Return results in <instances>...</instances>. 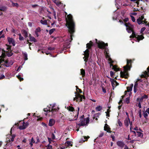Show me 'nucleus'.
<instances>
[{
	"instance_id": "1",
	"label": "nucleus",
	"mask_w": 149,
	"mask_h": 149,
	"mask_svg": "<svg viewBox=\"0 0 149 149\" xmlns=\"http://www.w3.org/2000/svg\"><path fill=\"white\" fill-rule=\"evenodd\" d=\"M67 19H66V26L68 29L70 35L68 36V38H69L71 40H72V34L75 31V24L72 19V16L69 14L67 16Z\"/></svg>"
},
{
	"instance_id": "2",
	"label": "nucleus",
	"mask_w": 149,
	"mask_h": 149,
	"mask_svg": "<svg viewBox=\"0 0 149 149\" xmlns=\"http://www.w3.org/2000/svg\"><path fill=\"white\" fill-rule=\"evenodd\" d=\"M126 27V30L129 33L132 32V35L130 36V38H133L136 41L139 42L140 40L144 39V37L142 35H136L135 33L133 31L134 26L130 23H126L125 24Z\"/></svg>"
},
{
	"instance_id": "3",
	"label": "nucleus",
	"mask_w": 149,
	"mask_h": 149,
	"mask_svg": "<svg viewBox=\"0 0 149 149\" xmlns=\"http://www.w3.org/2000/svg\"><path fill=\"white\" fill-rule=\"evenodd\" d=\"M55 104L49 105L47 106L46 108L44 109V111L45 112V113L46 116H54L57 113L59 109L57 107H55Z\"/></svg>"
},
{
	"instance_id": "4",
	"label": "nucleus",
	"mask_w": 149,
	"mask_h": 149,
	"mask_svg": "<svg viewBox=\"0 0 149 149\" xmlns=\"http://www.w3.org/2000/svg\"><path fill=\"white\" fill-rule=\"evenodd\" d=\"M131 60L127 59V64L124 67V72L121 71L120 72V76L122 77L125 78H127L128 77V74L127 72V71L130 70L131 68V66L129 64H131Z\"/></svg>"
},
{
	"instance_id": "5",
	"label": "nucleus",
	"mask_w": 149,
	"mask_h": 149,
	"mask_svg": "<svg viewBox=\"0 0 149 149\" xmlns=\"http://www.w3.org/2000/svg\"><path fill=\"white\" fill-rule=\"evenodd\" d=\"M92 42L91 41L89 43H88L86 45V47L88 48V49H86L85 51L84 52V56L83 58L84 59V61L86 62L87 61L89 56L88 49L91 48V46L92 45Z\"/></svg>"
},
{
	"instance_id": "6",
	"label": "nucleus",
	"mask_w": 149,
	"mask_h": 149,
	"mask_svg": "<svg viewBox=\"0 0 149 149\" xmlns=\"http://www.w3.org/2000/svg\"><path fill=\"white\" fill-rule=\"evenodd\" d=\"M84 116L83 115L81 117L79 123L78 124V125L80 126L87 125L89 122V119L88 118L85 119Z\"/></svg>"
},
{
	"instance_id": "7",
	"label": "nucleus",
	"mask_w": 149,
	"mask_h": 149,
	"mask_svg": "<svg viewBox=\"0 0 149 149\" xmlns=\"http://www.w3.org/2000/svg\"><path fill=\"white\" fill-rule=\"evenodd\" d=\"M96 43L97 44L98 47L100 49H106V47L108 46L107 44H105L103 42L99 41L97 42V40L95 39Z\"/></svg>"
},
{
	"instance_id": "8",
	"label": "nucleus",
	"mask_w": 149,
	"mask_h": 149,
	"mask_svg": "<svg viewBox=\"0 0 149 149\" xmlns=\"http://www.w3.org/2000/svg\"><path fill=\"white\" fill-rule=\"evenodd\" d=\"M137 22L139 24H140L142 23L146 24L147 22L146 21V19L144 18V17L143 16H141V17L138 18L137 20Z\"/></svg>"
},
{
	"instance_id": "9",
	"label": "nucleus",
	"mask_w": 149,
	"mask_h": 149,
	"mask_svg": "<svg viewBox=\"0 0 149 149\" xmlns=\"http://www.w3.org/2000/svg\"><path fill=\"white\" fill-rule=\"evenodd\" d=\"M75 97L74 98V101L75 100L77 101H79L81 102L82 101V98L84 99L85 97L82 95H80L79 93L75 95Z\"/></svg>"
},
{
	"instance_id": "10",
	"label": "nucleus",
	"mask_w": 149,
	"mask_h": 149,
	"mask_svg": "<svg viewBox=\"0 0 149 149\" xmlns=\"http://www.w3.org/2000/svg\"><path fill=\"white\" fill-rule=\"evenodd\" d=\"M13 62L12 60L7 59L4 61V65L6 67H9L13 64Z\"/></svg>"
},
{
	"instance_id": "11",
	"label": "nucleus",
	"mask_w": 149,
	"mask_h": 149,
	"mask_svg": "<svg viewBox=\"0 0 149 149\" xmlns=\"http://www.w3.org/2000/svg\"><path fill=\"white\" fill-rule=\"evenodd\" d=\"M72 40L71 39H70L69 38H68L67 40L66 41L65 44H64V48H65V49H66V48H70V42H71Z\"/></svg>"
},
{
	"instance_id": "12",
	"label": "nucleus",
	"mask_w": 149,
	"mask_h": 149,
	"mask_svg": "<svg viewBox=\"0 0 149 149\" xmlns=\"http://www.w3.org/2000/svg\"><path fill=\"white\" fill-rule=\"evenodd\" d=\"M8 41L9 45L15 46V43L14 40L12 38L8 37L7 38Z\"/></svg>"
},
{
	"instance_id": "13",
	"label": "nucleus",
	"mask_w": 149,
	"mask_h": 149,
	"mask_svg": "<svg viewBox=\"0 0 149 149\" xmlns=\"http://www.w3.org/2000/svg\"><path fill=\"white\" fill-rule=\"evenodd\" d=\"M29 124L28 123L26 122L24 123L23 122V125L22 126H20L19 127V128L20 130H24L28 126Z\"/></svg>"
},
{
	"instance_id": "14",
	"label": "nucleus",
	"mask_w": 149,
	"mask_h": 149,
	"mask_svg": "<svg viewBox=\"0 0 149 149\" xmlns=\"http://www.w3.org/2000/svg\"><path fill=\"white\" fill-rule=\"evenodd\" d=\"M147 71H145L143 74H141V77L142 78L146 77L149 75V66L147 68Z\"/></svg>"
},
{
	"instance_id": "15",
	"label": "nucleus",
	"mask_w": 149,
	"mask_h": 149,
	"mask_svg": "<svg viewBox=\"0 0 149 149\" xmlns=\"http://www.w3.org/2000/svg\"><path fill=\"white\" fill-rule=\"evenodd\" d=\"M111 129L107 124L106 123L104 127V130L107 131L108 132L111 133V131L110 130Z\"/></svg>"
},
{
	"instance_id": "16",
	"label": "nucleus",
	"mask_w": 149,
	"mask_h": 149,
	"mask_svg": "<svg viewBox=\"0 0 149 149\" xmlns=\"http://www.w3.org/2000/svg\"><path fill=\"white\" fill-rule=\"evenodd\" d=\"M148 98V96L146 95H144L141 97L138 98L137 99V100L138 101V102H142L143 99H147Z\"/></svg>"
},
{
	"instance_id": "17",
	"label": "nucleus",
	"mask_w": 149,
	"mask_h": 149,
	"mask_svg": "<svg viewBox=\"0 0 149 149\" xmlns=\"http://www.w3.org/2000/svg\"><path fill=\"white\" fill-rule=\"evenodd\" d=\"M5 56V53L2 52L1 55L0 56V64L4 61V58Z\"/></svg>"
},
{
	"instance_id": "18",
	"label": "nucleus",
	"mask_w": 149,
	"mask_h": 149,
	"mask_svg": "<svg viewBox=\"0 0 149 149\" xmlns=\"http://www.w3.org/2000/svg\"><path fill=\"white\" fill-rule=\"evenodd\" d=\"M117 144L119 147L123 148L125 144L122 141H118L117 142Z\"/></svg>"
},
{
	"instance_id": "19",
	"label": "nucleus",
	"mask_w": 149,
	"mask_h": 149,
	"mask_svg": "<svg viewBox=\"0 0 149 149\" xmlns=\"http://www.w3.org/2000/svg\"><path fill=\"white\" fill-rule=\"evenodd\" d=\"M111 82L112 85L113 89L116 86L118 85V84L113 79H111Z\"/></svg>"
},
{
	"instance_id": "20",
	"label": "nucleus",
	"mask_w": 149,
	"mask_h": 149,
	"mask_svg": "<svg viewBox=\"0 0 149 149\" xmlns=\"http://www.w3.org/2000/svg\"><path fill=\"white\" fill-rule=\"evenodd\" d=\"M41 31V29L40 27H38L36 28L35 31V33L37 37L39 36V33Z\"/></svg>"
},
{
	"instance_id": "21",
	"label": "nucleus",
	"mask_w": 149,
	"mask_h": 149,
	"mask_svg": "<svg viewBox=\"0 0 149 149\" xmlns=\"http://www.w3.org/2000/svg\"><path fill=\"white\" fill-rule=\"evenodd\" d=\"M51 10V11H49L48 10H47L48 12L49 13V14L51 13V12H53L54 13V18L55 19H56V13L54 11V9L52 8V7L50 8Z\"/></svg>"
},
{
	"instance_id": "22",
	"label": "nucleus",
	"mask_w": 149,
	"mask_h": 149,
	"mask_svg": "<svg viewBox=\"0 0 149 149\" xmlns=\"http://www.w3.org/2000/svg\"><path fill=\"white\" fill-rule=\"evenodd\" d=\"M47 20L45 19L44 17H42V19L40 20V23L43 25H47Z\"/></svg>"
},
{
	"instance_id": "23",
	"label": "nucleus",
	"mask_w": 149,
	"mask_h": 149,
	"mask_svg": "<svg viewBox=\"0 0 149 149\" xmlns=\"http://www.w3.org/2000/svg\"><path fill=\"white\" fill-rule=\"evenodd\" d=\"M149 115V108L147 109L143 113V116L145 118H147Z\"/></svg>"
},
{
	"instance_id": "24",
	"label": "nucleus",
	"mask_w": 149,
	"mask_h": 149,
	"mask_svg": "<svg viewBox=\"0 0 149 149\" xmlns=\"http://www.w3.org/2000/svg\"><path fill=\"white\" fill-rule=\"evenodd\" d=\"M55 123V120L53 119H50L49 122V125L50 126H52Z\"/></svg>"
},
{
	"instance_id": "25",
	"label": "nucleus",
	"mask_w": 149,
	"mask_h": 149,
	"mask_svg": "<svg viewBox=\"0 0 149 149\" xmlns=\"http://www.w3.org/2000/svg\"><path fill=\"white\" fill-rule=\"evenodd\" d=\"M29 144L31 147H32L33 145V143L35 142V141L34 140L33 138L32 137L31 139L29 140Z\"/></svg>"
},
{
	"instance_id": "26",
	"label": "nucleus",
	"mask_w": 149,
	"mask_h": 149,
	"mask_svg": "<svg viewBox=\"0 0 149 149\" xmlns=\"http://www.w3.org/2000/svg\"><path fill=\"white\" fill-rule=\"evenodd\" d=\"M130 122V119L129 117L128 118H126V119L125 120L124 123L126 127H128L129 125V123Z\"/></svg>"
},
{
	"instance_id": "27",
	"label": "nucleus",
	"mask_w": 149,
	"mask_h": 149,
	"mask_svg": "<svg viewBox=\"0 0 149 149\" xmlns=\"http://www.w3.org/2000/svg\"><path fill=\"white\" fill-rule=\"evenodd\" d=\"M9 6L10 7H17L18 6V4L17 3H14L13 2H12L11 4H10L9 5Z\"/></svg>"
},
{
	"instance_id": "28",
	"label": "nucleus",
	"mask_w": 149,
	"mask_h": 149,
	"mask_svg": "<svg viewBox=\"0 0 149 149\" xmlns=\"http://www.w3.org/2000/svg\"><path fill=\"white\" fill-rule=\"evenodd\" d=\"M133 86V84H132L130 86L127 87V91L129 92H131L132 90Z\"/></svg>"
},
{
	"instance_id": "29",
	"label": "nucleus",
	"mask_w": 149,
	"mask_h": 149,
	"mask_svg": "<svg viewBox=\"0 0 149 149\" xmlns=\"http://www.w3.org/2000/svg\"><path fill=\"white\" fill-rule=\"evenodd\" d=\"M65 144L66 147H68L70 146H72V144L71 143V142L69 141H67L65 143Z\"/></svg>"
},
{
	"instance_id": "30",
	"label": "nucleus",
	"mask_w": 149,
	"mask_h": 149,
	"mask_svg": "<svg viewBox=\"0 0 149 149\" xmlns=\"http://www.w3.org/2000/svg\"><path fill=\"white\" fill-rule=\"evenodd\" d=\"M102 109V106H99L95 108V109L97 111H100Z\"/></svg>"
},
{
	"instance_id": "31",
	"label": "nucleus",
	"mask_w": 149,
	"mask_h": 149,
	"mask_svg": "<svg viewBox=\"0 0 149 149\" xmlns=\"http://www.w3.org/2000/svg\"><path fill=\"white\" fill-rule=\"evenodd\" d=\"M22 54L23 55L24 57V59L25 60H27L28 59L27 58V53L26 52H23Z\"/></svg>"
},
{
	"instance_id": "32",
	"label": "nucleus",
	"mask_w": 149,
	"mask_h": 149,
	"mask_svg": "<svg viewBox=\"0 0 149 149\" xmlns=\"http://www.w3.org/2000/svg\"><path fill=\"white\" fill-rule=\"evenodd\" d=\"M130 1L135 2V4H134V5H136L137 6H138V5L139 4V1L138 0H130Z\"/></svg>"
},
{
	"instance_id": "33",
	"label": "nucleus",
	"mask_w": 149,
	"mask_h": 149,
	"mask_svg": "<svg viewBox=\"0 0 149 149\" xmlns=\"http://www.w3.org/2000/svg\"><path fill=\"white\" fill-rule=\"evenodd\" d=\"M30 41H33L34 42H36V40L35 39V38L30 36L29 37Z\"/></svg>"
},
{
	"instance_id": "34",
	"label": "nucleus",
	"mask_w": 149,
	"mask_h": 149,
	"mask_svg": "<svg viewBox=\"0 0 149 149\" xmlns=\"http://www.w3.org/2000/svg\"><path fill=\"white\" fill-rule=\"evenodd\" d=\"M81 74L83 77H84L85 75V71L83 69H81Z\"/></svg>"
},
{
	"instance_id": "35",
	"label": "nucleus",
	"mask_w": 149,
	"mask_h": 149,
	"mask_svg": "<svg viewBox=\"0 0 149 149\" xmlns=\"http://www.w3.org/2000/svg\"><path fill=\"white\" fill-rule=\"evenodd\" d=\"M67 109L70 111H73L74 110V108L73 107L69 106V107H68Z\"/></svg>"
},
{
	"instance_id": "36",
	"label": "nucleus",
	"mask_w": 149,
	"mask_h": 149,
	"mask_svg": "<svg viewBox=\"0 0 149 149\" xmlns=\"http://www.w3.org/2000/svg\"><path fill=\"white\" fill-rule=\"evenodd\" d=\"M7 55L8 56H11L13 54V53L11 52V51H10L9 52H7Z\"/></svg>"
},
{
	"instance_id": "37",
	"label": "nucleus",
	"mask_w": 149,
	"mask_h": 149,
	"mask_svg": "<svg viewBox=\"0 0 149 149\" xmlns=\"http://www.w3.org/2000/svg\"><path fill=\"white\" fill-rule=\"evenodd\" d=\"M7 48H6V49H7V51H6V52H9L10 51H11V46H9V45H7Z\"/></svg>"
},
{
	"instance_id": "38",
	"label": "nucleus",
	"mask_w": 149,
	"mask_h": 149,
	"mask_svg": "<svg viewBox=\"0 0 149 149\" xmlns=\"http://www.w3.org/2000/svg\"><path fill=\"white\" fill-rule=\"evenodd\" d=\"M106 57L107 58H108L109 61L110 62V63H112L113 61L109 57V56L108 54L106 55Z\"/></svg>"
},
{
	"instance_id": "39",
	"label": "nucleus",
	"mask_w": 149,
	"mask_h": 149,
	"mask_svg": "<svg viewBox=\"0 0 149 149\" xmlns=\"http://www.w3.org/2000/svg\"><path fill=\"white\" fill-rule=\"evenodd\" d=\"M55 29H50L49 31V33L50 35L52 34L53 32L55 31Z\"/></svg>"
},
{
	"instance_id": "40",
	"label": "nucleus",
	"mask_w": 149,
	"mask_h": 149,
	"mask_svg": "<svg viewBox=\"0 0 149 149\" xmlns=\"http://www.w3.org/2000/svg\"><path fill=\"white\" fill-rule=\"evenodd\" d=\"M113 68L116 71H117L119 70V69L117 68L115 65L113 66Z\"/></svg>"
},
{
	"instance_id": "41",
	"label": "nucleus",
	"mask_w": 149,
	"mask_h": 149,
	"mask_svg": "<svg viewBox=\"0 0 149 149\" xmlns=\"http://www.w3.org/2000/svg\"><path fill=\"white\" fill-rule=\"evenodd\" d=\"M18 35L19 36V40H23L24 39V38H23V37L22 36L21 34L20 33V34H19Z\"/></svg>"
},
{
	"instance_id": "42",
	"label": "nucleus",
	"mask_w": 149,
	"mask_h": 149,
	"mask_svg": "<svg viewBox=\"0 0 149 149\" xmlns=\"http://www.w3.org/2000/svg\"><path fill=\"white\" fill-rule=\"evenodd\" d=\"M15 136V135L14 134H13L11 136V141H14V139Z\"/></svg>"
},
{
	"instance_id": "43",
	"label": "nucleus",
	"mask_w": 149,
	"mask_h": 149,
	"mask_svg": "<svg viewBox=\"0 0 149 149\" xmlns=\"http://www.w3.org/2000/svg\"><path fill=\"white\" fill-rule=\"evenodd\" d=\"M146 29V28L145 27H142L141 30V31H140L141 33H143V32Z\"/></svg>"
},
{
	"instance_id": "44",
	"label": "nucleus",
	"mask_w": 149,
	"mask_h": 149,
	"mask_svg": "<svg viewBox=\"0 0 149 149\" xmlns=\"http://www.w3.org/2000/svg\"><path fill=\"white\" fill-rule=\"evenodd\" d=\"M122 100H120L119 102V106L118 107L119 109H120V107L121 106V105L122 104L121 103H122Z\"/></svg>"
},
{
	"instance_id": "45",
	"label": "nucleus",
	"mask_w": 149,
	"mask_h": 149,
	"mask_svg": "<svg viewBox=\"0 0 149 149\" xmlns=\"http://www.w3.org/2000/svg\"><path fill=\"white\" fill-rule=\"evenodd\" d=\"M125 102L127 104H128L130 103V98L129 97H127L126 98Z\"/></svg>"
},
{
	"instance_id": "46",
	"label": "nucleus",
	"mask_w": 149,
	"mask_h": 149,
	"mask_svg": "<svg viewBox=\"0 0 149 149\" xmlns=\"http://www.w3.org/2000/svg\"><path fill=\"white\" fill-rule=\"evenodd\" d=\"M118 124L119 125L120 127H121V126H122V123L120 121V120H118Z\"/></svg>"
},
{
	"instance_id": "47",
	"label": "nucleus",
	"mask_w": 149,
	"mask_h": 149,
	"mask_svg": "<svg viewBox=\"0 0 149 149\" xmlns=\"http://www.w3.org/2000/svg\"><path fill=\"white\" fill-rule=\"evenodd\" d=\"M17 78L20 80V81L23 80V78H21L20 75H18L17 76Z\"/></svg>"
},
{
	"instance_id": "48",
	"label": "nucleus",
	"mask_w": 149,
	"mask_h": 149,
	"mask_svg": "<svg viewBox=\"0 0 149 149\" xmlns=\"http://www.w3.org/2000/svg\"><path fill=\"white\" fill-rule=\"evenodd\" d=\"M104 135V133L102 132H101L100 134L97 137V138L99 137H102Z\"/></svg>"
},
{
	"instance_id": "49",
	"label": "nucleus",
	"mask_w": 149,
	"mask_h": 149,
	"mask_svg": "<svg viewBox=\"0 0 149 149\" xmlns=\"http://www.w3.org/2000/svg\"><path fill=\"white\" fill-rule=\"evenodd\" d=\"M5 76L3 74H1L0 76V79H2L4 78Z\"/></svg>"
},
{
	"instance_id": "50",
	"label": "nucleus",
	"mask_w": 149,
	"mask_h": 149,
	"mask_svg": "<svg viewBox=\"0 0 149 149\" xmlns=\"http://www.w3.org/2000/svg\"><path fill=\"white\" fill-rule=\"evenodd\" d=\"M51 137L53 139H55V135L53 133H52L51 135Z\"/></svg>"
},
{
	"instance_id": "51",
	"label": "nucleus",
	"mask_w": 149,
	"mask_h": 149,
	"mask_svg": "<svg viewBox=\"0 0 149 149\" xmlns=\"http://www.w3.org/2000/svg\"><path fill=\"white\" fill-rule=\"evenodd\" d=\"M89 138V136H87V137L86 136H84V140H83V142H84L86 141L87 140V139L88 138Z\"/></svg>"
},
{
	"instance_id": "52",
	"label": "nucleus",
	"mask_w": 149,
	"mask_h": 149,
	"mask_svg": "<svg viewBox=\"0 0 149 149\" xmlns=\"http://www.w3.org/2000/svg\"><path fill=\"white\" fill-rule=\"evenodd\" d=\"M47 149H52V146L48 145L47 147Z\"/></svg>"
},
{
	"instance_id": "53",
	"label": "nucleus",
	"mask_w": 149,
	"mask_h": 149,
	"mask_svg": "<svg viewBox=\"0 0 149 149\" xmlns=\"http://www.w3.org/2000/svg\"><path fill=\"white\" fill-rule=\"evenodd\" d=\"M137 132V133H138L139 136H143L142 134L141 133L138 132Z\"/></svg>"
},
{
	"instance_id": "54",
	"label": "nucleus",
	"mask_w": 149,
	"mask_h": 149,
	"mask_svg": "<svg viewBox=\"0 0 149 149\" xmlns=\"http://www.w3.org/2000/svg\"><path fill=\"white\" fill-rule=\"evenodd\" d=\"M28 25L29 26L31 27L32 26V23L31 22H29L28 23Z\"/></svg>"
},
{
	"instance_id": "55",
	"label": "nucleus",
	"mask_w": 149,
	"mask_h": 149,
	"mask_svg": "<svg viewBox=\"0 0 149 149\" xmlns=\"http://www.w3.org/2000/svg\"><path fill=\"white\" fill-rule=\"evenodd\" d=\"M131 17V19H132V21L133 22H135V19L134 17V16H132Z\"/></svg>"
},
{
	"instance_id": "56",
	"label": "nucleus",
	"mask_w": 149,
	"mask_h": 149,
	"mask_svg": "<svg viewBox=\"0 0 149 149\" xmlns=\"http://www.w3.org/2000/svg\"><path fill=\"white\" fill-rule=\"evenodd\" d=\"M130 123V131L131 130H132V122H129Z\"/></svg>"
},
{
	"instance_id": "57",
	"label": "nucleus",
	"mask_w": 149,
	"mask_h": 149,
	"mask_svg": "<svg viewBox=\"0 0 149 149\" xmlns=\"http://www.w3.org/2000/svg\"><path fill=\"white\" fill-rule=\"evenodd\" d=\"M110 76L112 77L114 75V73L113 72L111 71L110 72Z\"/></svg>"
},
{
	"instance_id": "58",
	"label": "nucleus",
	"mask_w": 149,
	"mask_h": 149,
	"mask_svg": "<svg viewBox=\"0 0 149 149\" xmlns=\"http://www.w3.org/2000/svg\"><path fill=\"white\" fill-rule=\"evenodd\" d=\"M122 5L125 6H127L128 5H127L126 3L124 2H123L122 3Z\"/></svg>"
},
{
	"instance_id": "59",
	"label": "nucleus",
	"mask_w": 149,
	"mask_h": 149,
	"mask_svg": "<svg viewBox=\"0 0 149 149\" xmlns=\"http://www.w3.org/2000/svg\"><path fill=\"white\" fill-rule=\"evenodd\" d=\"M139 116L141 118L142 116L141 114V110L140 109L139 112Z\"/></svg>"
},
{
	"instance_id": "60",
	"label": "nucleus",
	"mask_w": 149,
	"mask_h": 149,
	"mask_svg": "<svg viewBox=\"0 0 149 149\" xmlns=\"http://www.w3.org/2000/svg\"><path fill=\"white\" fill-rule=\"evenodd\" d=\"M54 48L53 47H49L48 48V49L50 50H52L54 49Z\"/></svg>"
},
{
	"instance_id": "61",
	"label": "nucleus",
	"mask_w": 149,
	"mask_h": 149,
	"mask_svg": "<svg viewBox=\"0 0 149 149\" xmlns=\"http://www.w3.org/2000/svg\"><path fill=\"white\" fill-rule=\"evenodd\" d=\"M139 102V103L138 105V106L140 108H141V102Z\"/></svg>"
},
{
	"instance_id": "62",
	"label": "nucleus",
	"mask_w": 149,
	"mask_h": 149,
	"mask_svg": "<svg viewBox=\"0 0 149 149\" xmlns=\"http://www.w3.org/2000/svg\"><path fill=\"white\" fill-rule=\"evenodd\" d=\"M0 10H1L5 11L6 10V8L3 7L0 8Z\"/></svg>"
},
{
	"instance_id": "63",
	"label": "nucleus",
	"mask_w": 149,
	"mask_h": 149,
	"mask_svg": "<svg viewBox=\"0 0 149 149\" xmlns=\"http://www.w3.org/2000/svg\"><path fill=\"white\" fill-rule=\"evenodd\" d=\"M137 88L134 87V93H136L137 91Z\"/></svg>"
},
{
	"instance_id": "64",
	"label": "nucleus",
	"mask_w": 149,
	"mask_h": 149,
	"mask_svg": "<svg viewBox=\"0 0 149 149\" xmlns=\"http://www.w3.org/2000/svg\"><path fill=\"white\" fill-rule=\"evenodd\" d=\"M22 68V66H19L18 68L17 69V71H19L21 69V68Z\"/></svg>"
}]
</instances>
